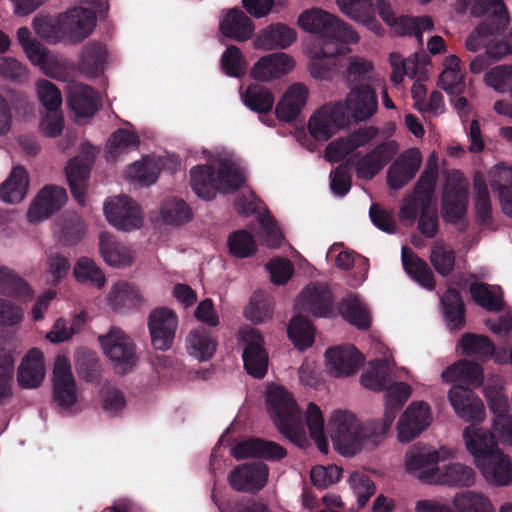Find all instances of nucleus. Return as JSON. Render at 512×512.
<instances>
[{"label": "nucleus", "mask_w": 512, "mask_h": 512, "mask_svg": "<svg viewBox=\"0 0 512 512\" xmlns=\"http://www.w3.org/2000/svg\"><path fill=\"white\" fill-rule=\"evenodd\" d=\"M206 323V325H200L192 329L185 341L188 355L199 362L209 361L215 355L218 346L213 331L217 322Z\"/></svg>", "instance_id": "obj_22"}, {"label": "nucleus", "mask_w": 512, "mask_h": 512, "mask_svg": "<svg viewBox=\"0 0 512 512\" xmlns=\"http://www.w3.org/2000/svg\"><path fill=\"white\" fill-rule=\"evenodd\" d=\"M448 400L454 413L463 421L481 423L486 412L481 398L471 389L453 385L448 391Z\"/></svg>", "instance_id": "obj_15"}, {"label": "nucleus", "mask_w": 512, "mask_h": 512, "mask_svg": "<svg viewBox=\"0 0 512 512\" xmlns=\"http://www.w3.org/2000/svg\"><path fill=\"white\" fill-rule=\"evenodd\" d=\"M302 307L317 318H330L334 314V295L327 284L311 282L299 296Z\"/></svg>", "instance_id": "obj_18"}, {"label": "nucleus", "mask_w": 512, "mask_h": 512, "mask_svg": "<svg viewBox=\"0 0 512 512\" xmlns=\"http://www.w3.org/2000/svg\"><path fill=\"white\" fill-rule=\"evenodd\" d=\"M430 262L439 275L446 277L454 269L455 252L446 248L443 241H436L431 247Z\"/></svg>", "instance_id": "obj_56"}, {"label": "nucleus", "mask_w": 512, "mask_h": 512, "mask_svg": "<svg viewBox=\"0 0 512 512\" xmlns=\"http://www.w3.org/2000/svg\"><path fill=\"white\" fill-rule=\"evenodd\" d=\"M107 302L113 311L123 312L140 308L144 303V297L136 285L119 281L111 287Z\"/></svg>", "instance_id": "obj_34"}, {"label": "nucleus", "mask_w": 512, "mask_h": 512, "mask_svg": "<svg viewBox=\"0 0 512 512\" xmlns=\"http://www.w3.org/2000/svg\"><path fill=\"white\" fill-rule=\"evenodd\" d=\"M432 421L433 415L428 403L411 402L397 421V440L402 444L413 441L431 425Z\"/></svg>", "instance_id": "obj_11"}, {"label": "nucleus", "mask_w": 512, "mask_h": 512, "mask_svg": "<svg viewBox=\"0 0 512 512\" xmlns=\"http://www.w3.org/2000/svg\"><path fill=\"white\" fill-rule=\"evenodd\" d=\"M229 253L236 258H248L257 251L254 236L246 230H237L231 233L227 240Z\"/></svg>", "instance_id": "obj_52"}, {"label": "nucleus", "mask_w": 512, "mask_h": 512, "mask_svg": "<svg viewBox=\"0 0 512 512\" xmlns=\"http://www.w3.org/2000/svg\"><path fill=\"white\" fill-rule=\"evenodd\" d=\"M176 329V322H149L153 346L158 350H168L171 348Z\"/></svg>", "instance_id": "obj_61"}, {"label": "nucleus", "mask_w": 512, "mask_h": 512, "mask_svg": "<svg viewBox=\"0 0 512 512\" xmlns=\"http://www.w3.org/2000/svg\"><path fill=\"white\" fill-rule=\"evenodd\" d=\"M475 466L489 485L502 487L512 484V458L500 448Z\"/></svg>", "instance_id": "obj_17"}, {"label": "nucleus", "mask_w": 512, "mask_h": 512, "mask_svg": "<svg viewBox=\"0 0 512 512\" xmlns=\"http://www.w3.org/2000/svg\"><path fill=\"white\" fill-rule=\"evenodd\" d=\"M298 25L304 31L319 37L320 46L311 51V76L320 80L332 79L337 57L349 51L348 44L358 42L357 33L350 25L320 8L303 12L299 16Z\"/></svg>", "instance_id": "obj_1"}, {"label": "nucleus", "mask_w": 512, "mask_h": 512, "mask_svg": "<svg viewBox=\"0 0 512 512\" xmlns=\"http://www.w3.org/2000/svg\"><path fill=\"white\" fill-rule=\"evenodd\" d=\"M473 191L477 218L482 225H486L492 220V205L486 179L480 171H475L473 175Z\"/></svg>", "instance_id": "obj_47"}, {"label": "nucleus", "mask_w": 512, "mask_h": 512, "mask_svg": "<svg viewBox=\"0 0 512 512\" xmlns=\"http://www.w3.org/2000/svg\"><path fill=\"white\" fill-rule=\"evenodd\" d=\"M489 182L498 194L502 212L512 218V168L497 165L489 172Z\"/></svg>", "instance_id": "obj_37"}, {"label": "nucleus", "mask_w": 512, "mask_h": 512, "mask_svg": "<svg viewBox=\"0 0 512 512\" xmlns=\"http://www.w3.org/2000/svg\"><path fill=\"white\" fill-rule=\"evenodd\" d=\"M244 368L254 378H263L268 370V353L262 335L252 326L243 327L238 336Z\"/></svg>", "instance_id": "obj_9"}, {"label": "nucleus", "mask_w": 512, "mask_h": 512, "mask_svg": "<svg viewBox=\"0 0 512 512\" xmlns=\"http://www.w3.org/2000/svg\"><path fill=\"white\" fill-rule=\"evenodd\" d=\"M273 315L272 299L262 291L252 294L249 304L244 309L247 320H268Z\"/></svg>", "instance_id": "obj_57"}, {"label": "nucleus", "mask_w": 512, "mask_h": 512, "mask_svg": "<svg viewBox=\"0 0 512 512\" xmlns=\"http://www.w3.org/2000/svg\"><path fill=\"white\" fill-rule=\"evenodd\" d=\"M108 52L106 46L98 41H90L82 47L79 63L80 71L88 77H97L103 73Z\"/></svg>", "instance_id": "obj_39"}, {"label": "nucleus", "mask_w": 512, "mask_h": 512, "mask_svg": "<svg viewBox=\"0 0 512 512\" xmlns=\"http://www.w3.org/2000/svg\"><path fill=\"white\" fill-rule=\"evenodd\" d=\"M397 152L398 144L394 140L378 144L356 162L357 177L363 180H372L393 159Z\"/></svg>", "instance_id": "obj_19"}, {"label": "nucleus", "mask_w": 512, "mask_h": 512, "mask_svg": "<svg viewBox=\"0 0 512 512\" xmlns=\"http://www.w3.org/2000/svg\"><path fill=\"white\" fill-rule=\"evenodd\" d=\"M340 11L349 18L363 23L376 35H382L384 28L375 16L372 0H336Z\"/></svg>", "instance_id": "obj_32"}, {"label": "nucleus", "mask_w": 512, "mask_h": 512, "mask_svg": "<svg viewBox=\"0 0 512 512\" xmlns=\"http://www.w3.org/2000/svg\"><path fill=\"white\" fill-rule=\"evenodd\" d=\"M441 378L446 383L463 382L478 386L483 380L481 366L467 360H460L449 365L441 373Z\"/></svg>", "instance_id": "obj_44"}, {"label": "nucleus", "mask_w": 512, "mask_h": 512, "mask_svg": "<svg viewBox=\"0 0 512 512\" xmlns=\"http://www.w3.org/2000/svg\"><path fill=\"white\" fill-rule=\"evenodd\" d=\"M93 161V155L87 153L85 157L76 156L70 159L65 167L71 194L81 206L85 205V195Z\"/></svg>", "instance_id": "obj_25"}, {"label": "nucleus", "mask_w": 512, "mask_h": 512, "mask_svg": "<svg viewBox=\"0 0 512 512\" xmlns=\"http://www.w3.org/2000/svg\"><path fill=\"white\" fill-rule=\"evenodd\" d=\"M453 458L454 452L446 447L436 449L418 443L407 449L403 464L408 474L421 482L434 485L440 464Z\"/></svg>", "instance_id": "obj_6"}, {"label": "nucleus", "mask_w": 512, "mask_h": 512, "mask_svg": "<svg viewBox=\"0 0 512 512\" xmlns=\"http://www.w3.org/2000/svg\"><path fill=\"white\" fill-rule=\"evenodd\" d=\"M221 66L226 75L240 77L246 70V61L242 51L235 45L228 46L222 54Z\"/></svg>", "instance_id": "obj_62"}, {"label": "nucleus", "mask_w": 512, "mask_h": 512, "mask_svg": "<svg viewBox=\"0 0 512 512\" xmlns=\"http://www.w3.org/2000/svg\"><path fill=\"white\" fill-rule=\"evenodd\" d=\"M438 176L437 166H428L417 180V193H420L421 212L418 219V230L426 238H434L439 231V220L436 207L432 206L436 181Z\"/></svg>", "instance_id": "obj_7"}, {"label": "nucleus", "mask_w": 512, "mask_h": 512, "mask_svg": "<svg viewBox=\"0 0 512 512\" xmlns=\"http://www.w3.org/2000/svg\"><path fill=\"white\" fill-rule=\"evenodd\" d=\"M384 414L382 419V434L392 426L399 410L412 394L411 387L404 382H394L384 389Z\"/></svg>", "instance_id": "obj_31"}, {"label": "nucleus", "mask_w": 512, "mask_h": 512, "mask_svg": "<svg viewBox=\"0 0 512 512\" xmlns=\"http://www.w3.org/2000/svg\"><path fill=\"white\" fill-rule=\"evenodd\" d=\"M103 210L108 222L118 230L129 232L142 226L140 207L128 196L111 198Z\"/></svg>", "instance_id": "obj_14"}, {"label": "nucleus", "mask_w": 512, "mask_h": 512, "mask_svg": "<svg viewBox=\"0 0 512 512\" xmlns=\"http://www.w3.org/2000/svg\"><path fill=\"white\" fill-rule=\"evenodd\" d=\"M402 264L405 272L427 290L435 289V278L426 261L418 257L410 248H402Z\"/></svg>", "instance_id": "obj_38"}, {"label": "nucleus", "mask_w": 512, "mask_h": 512, "mask_svg": "<svg viewBox=\"0 0 512 512\" xmlns=\"http://www.w3.org/2000/svg\"><path fill=\"white\" fill-rule=\"evenodd\" d=\"M267 409L276 428L285 438L299 447L308 444V434L322 453H327L329 444L325 436L324 418L320 408L309 403L305 411V424L300 409L289 391L270 385L266 394Z\"/></svg>", "instance_id": "obj_2"}, {"label": "nucleus", "mask_w": 512, "mask_h": 512, "mask_svg": "<svg viewBox=\"0 0 512 512\" xmlns=\"http://www.w3.org/2000/svg\"><path fill=\"white\" fill-rule=\"evenodd\" d=\"M287 334L294 347L304 351L314 344L316 328L312 322H289Z\"/></svg>", "instance_id": "obj_55"}, {"label": "nucleus", "mask_w": 512, "mask_h": 512, "mask_svg": "<svg viewBox=\"0 0 512 512\" xmlns=\"http://www.w3.org/2000/svg\"><path fill=\"white\" fill-rule=\"evenodd\" d=\"M372 73L373 65L371 62L361 58H353L344 73V81L349 88L366 83H371L374 86L375 80Z\"/></svg>", "instance_id": "obj_53"}, {"label": "nucleus", "mask_w": 512, "mask_h": 512, "mask_svg": "<svg viewBox=\"0 0 512 512\" xmlns=\"http://www.w3.org/2000/svg\"><path fill=\"white\" fill-rule=\"evenodd\" d=\"M440 301L447 320H465V304L456 289H447Z\"/></svg>", "instance_id": "obj_63"}, {"label": "nucleus", "mask_w": 512, "mask_h": 512, "mask_svg": "<svg viewBox=\"0 0 512 512\" xmlns=\"http://www.w3.org/2000/svg\"><path fill=\"white\" fill-rule=\"evenodd\" d=\"M309 91L301 83L292 84L283 94L275 108V114L281 121L292 122L301 113L308 99Z\"/></svg>", "instance_id": "obj_30"}, {"label": "nucleus", "mask_w": 512, "mask_h": 512, "mask_svg": "<svg viewBox=\"0 0 512 512\" xmlns=\"http://www.w3.org/2000/svg\"><path fill=\"white\" fill-rule=\"evenodd\" d=\"M378 98L371 83L350 87L345 102L322 106L308 122L310 135L318 141H327L351 119L355 122L370 119L377 111Z\"/></svg>", "instance_id": "obj_3"}, {"label": "nucleus", "mask_w": 512, "mask_h": 512, "mask_svg": "<svg viewBox=\"0 0 512 512\" xmlns=\"http://www.w3.org/2000/svg\"><path fill=\"white\" fill-rule=\"evenodd\" d=\"M161 216L167 224L181 225L190 221L192 213L185 201L173 198L162 203Z\"/></svg>", "instance_id": "obj_58"}, {"label": "nucleus", "mask_w": 512, "mask_h": 512, "mask_svg": "<svg viewBox=\"0 0 512 512\" xmlns=\"http://www.w3.org/2000/svg\"><path fill=\"white\" fill-rule=\"evenodd\" d=\"M375 423L362 422L353 412L334 410L328 419L327 433L335 450L342 456L352 457L380 443Z\"/></svg>", "instance_id": "obj_4"}, {"label": "nucleus", "mask_w": 512, "mask_h": 512, "mask_svg": "<svg viewBox=\"0 0 512 512\" xmlns=\"http://www.w3.org/2000/svg\"><path fill=\"white\" fill-rule=\"evenodd\" d=\"M348 484L357 499L359 507H364L376 490L372 479L358 471L350 474Z\"/></svg>", "instance_id": "obj_60"}, {"label": "nucleus", "mask_w": 512, "mask_h": 512, "mask_svg": "<svg viewBox=\"0 0 512 512\" xmlns=\"http://www.w3.org/2000/svg\"><path fill=\"white\" fill-rule=\"evenodd\" d=\"M337 309L343 320H371L372 318L369 306L353 292H349L339 301Z\"/></svg>", "instance_id": "obj_49"}, {"label": "nucleus", "mask_w": 512, "mask_h": 512, "mask_svg": "<svg viewBox=\"0 0 512 512\" xmlns=\"http://www.w3.org/2000/svg\"><path fill=\"white\" fill-rule=\"evenodd\" d=\"M471 13L478 17L488 16L478 29L484 35H501L510 21L503 0H477L471 7Z\"/></svg>", "instance_id": "obj_16"}, {"label": "nucleus", "mask_w": 512, "mask_h": 512, "mask_svg": "<svg viewBox=\"0 0 512 512\" xmlns=\"http://www.w3.org/2000/svg\"><path fill=\"white\" fill-rule=\"evenodd\" d=\"M218 191L233 193L244 184V177L240 169L229 160H221L216 171Z\"/></svg>", "instance_id": "obj_50"}, {"label": "nucleus", "mask_w": 512, "mask_h": 512, "mask_svg": "<svg viewBox=\"0 0 512 512\" xmlns=\"http://www.w3.org/2000/svg\"><path fill=\"white\" fill-rule=\"evenodd\" d=\"M67 104L78 118H91L100 108L101 96L91 86L79 84L70 88Z\"/></svg>", "instance_id": "obj_29"}, {"label": "nucleus", "mask_w": 512, "mask_h": 512, "mask_svg": "<svg viewBox=\"0 0 512 512\" xmlns=\"http://www.w3.org/2000/svg\"><path fill=\"white\" fill-rule=\"evenodd\" d=\"M191 187L195 194L205 200L215 198L218 191L216 170L212 165H197L190 170Z\"/></svg>", "instance_id": "obj_42"}, {"label": "nucleus", "mask_w": 512, "mask_h": 512, "mask_svg": "<svg viewBox=\"0 0 512 512\" xmlns=\"http://www.w3.org/2000/svg\"><path fill=\"white\" fill-rule=\"evenodd\" d=\"M475 482L476 473L471 466L459 462H444L439 466L434 485L470 487Z\"/></svg>", "instance_id": "obj_35"}, {"label": "nucleus", "mask_w": 512, "mask_h": 512, "mask_svg": "<svg viewBox=\"0 0 512 512\" xmlns=\"http://www.w3.org/2000/svg\"><path fill=\"white\" fill-rule=\"evenodd\" d=\"M468 210V186L461 174L447 181L442 194L441 214L446 223L456 225Z\"/></svg>", "instance_id": "obj_13"}, {"label": "nucleus", "mask_w": 512, "mask_h": 512, "mask_svg": "<svg viewBox=\"0 0 512 512\" xmlns=\"http://www.w3.org/2000/svg\"><path fill=\"white\" fill-rule=\"evenodd\" d=\"M325 367L334 378L355 375L365 362V356L352 344H340L328 348L324 353Z\"/></svg>", "instance_id": "obj_12"}, {"label": "nucleus", "mask_w": 512, "mask_h": 512, "mask_svg": "<svg viewBox=\"0 0 512 512\" xmlns=\"http://www.w3.org/2000/svg\"><path fill=\"white\" fill-rule=\"evenodd\" d=\"M139 144L140 138L137 133L119 128L114 131L109 138V148L106 152V158L108 161H114L119 154L131 149H137Z\"/></svg>", "instance_id": "obj_51"}, {"label": "nucleus", "mask_w": 512, "mask_h": 512, "mask_svg": "<svg viewBox=\"0 0 512 512\" xmlns=\"http://www.w3.org/2000/svg\"><path fill=\"white\" fill-rule=\"evenodd\" d=\"M380 356L368 362L365 370L360 376V383L365 389L378 392L388 385L389 368L393 365L390 351L382 344H379Z\"/></svg>", "instance_id": "obj_27"}, {"label": "nucleus", "mask_w": 512, "mask_h": 512, "mask_svg": "<svg viewBox=\"0 0 512 512\" xmlns=\"http://www.w3.org/2000/svg\"><path fill=\"white\" fill-rule=\"evenodd\" d=\"M73 272L79 282H89L97 288H102L105 285L106 279L103 271L90 258H80L76 262Z\"/></svg>", "instance_id": "obj_59"}, {"label": "nucleus", "mask_w": 512, "mask_h": 512, "mask_svg": "<svg viewBox=\"0 0 512 512\" xmlns=\"http://www.w3.org/2000/svg\"><path fill=\"white\" fill-rule=\"evenodd\" d=\"M254 28L253 20L237 7L230 9L219 25L220 32L224 37L238 42L252 38Z\"/></svg>", "instance_id": "obj_33"}, {"label": "nucleus", "mask_w": 512, "mask_h": 512, "mask_svg": "<svg viewBox=\"0 0 512 512\" xmlns=\"http://www.w3.org/2000/svg\"><path fill=\"white\" fill-rule=\"evenodd\" d=\"M67 200L66 190L55 185L45 186L29 207L27 218L31 223L47 219L59 211Z\"/></svg>", "instance_id": "obj_21"}, {"label": "nucleus", "mask_w": 512, "mask_h": 512, "mask_svg": "<svg viewBox=\"0 0 512 512\" xmlns=\"http://www.w3.org/2000/svg\"><path fill=\"white\" fill-rule=\"evenodd\" d=\"M96 26V14L90 8L73 7L56 19L35 17L33 28L37 35L51 43L67 39L81 42L87 38Z\"/></svg>", "instance_id": "obj_5"}, {"label": "nucleus", "mask_w": 512, "mask_h": 512, "mask_svg": "<svg viewBox=\"0 0 512 512\" xmlns=\"http://www.w3.org/2000/svg\"><path fill=\"white\" fill-rule=\"evenodd\" d=\"M53 400L62 410L72 411L78 403L79 393L70 360L57 355L52 373Z\"/></svg>", "instance_id": "obj_8"}, {"label": "nucleus", "mask_w": 512, "mask_h": 512, "mask_svg": "<svg viewBox=\"0 0 512 512\" xmlns=\"http://www.w3.org/2000/svg\"><path fill=\"white\" fill-rule=\"evenodd\" d=\"M99 342L105 355L115 364L118 371L126 373L137 364L135 345L120 329L112 328L106 335L99 336Z\"/></svg>", "instance_id": "obj_10"}, {"label": "nucleus", "mask_w": 512, "mask_h": 512, "mask_svg": "<svg viewBox=\"0 0 512 512\" xmlns=\"http://www.w3.org/2000/svg\"><path fill=\"white\" fill-rule=\"evenodd\" d=\"M462 438L474 465L499 448L494 433L474 423L463 429Z\"/></svg>", "instance_id": "obj_24"}, {"label": "nucleus", "mask_w": 512, "mask_h": 512, "mask_svg": "<svg viewBox=\"0 0 512 512\" xmlns=\"http://www.w3.org/2000/svg\"><path fill=\"white\" fill-rule=\"evenodd\" d=\"M294 67L293 58L283 52L261 57L251 69V76L258 81H271L282 77Z\"/></svg>", "instance_id": "obj_28"}, {"label": "nucleus", "mask_w": 512, "mask_h": 512, "mask_svg": "<svg viewBox=\"0 0 512 512\" xmlns=\"http://www.w3.org/2000/svg\"><path fill=\"white\" fill-rule=\"evenodd\" d=\"M455 512H496L490 496L480 490H463L452 500Z\"/></svg>", "instance_id": "obj_43"}, {"label": "nucleus", "mask_w": 512, "mask_h": 512, "mask_svg": "<svg viewBox=\"0 0 512 512\" xmlns=\"http://www.w3.org/2000/svg\"><path fill=\"white\" fill-rule=\"evenodd\" d=\"M36 86L38 98L46 111H55L61 108L62 95L54 83L41 79Z\"/></svg>", "instance_id": "obj_64"}, {"label": "nucleus", "mask_w": 512, "mask_h": 512, "mask_svg": "<svg viewBox=\"0 0 512 512\" xmlns=\"http://www.w3.org/2000/svg\"><path fill=\"white\" fill-rule=\"evenodd\" d=\"M422 164V155L417 148L402 152L387 170V184L398 190L409 183Z\"/></svg>", "instance_id": "obj_20"}, {"label": "nucleus", "mask_w": 512, "mask_h": 512, "mask_svg": "<svg viewBox=\"0 0 512 512\" xmlns=\"http://www.w3.org/2000/svg\"><path fill=\"white\" fill-rule=\"evenodd\" d=\"M458 347L462 349L463 354L481 360L489 359L493 352V344L487 337L471 333L462 336Z\"/></svg>", "instance_id": "obj_54"}, {"label": "nucleus", "mask_w": 512, "mask_h": 512, "mask_svg": "<svg viewBox=\"0 0 512 512\" xmlns=\"http://www.w3.org/2000/svg\"><path fill=\"white\" fill-rule=\"evenodd\" d=\"M469 292L472 300L488 312H502L506 308L503 291L499 286L490 287L486 283L473 282Z\"/></svg>", "instance_id": "obj_41"}, {"label": "nucleus", "mask_w": 512, "mask_h": 512, "mask_svg": "<svg viewBox=\"0 0 512 512\" xmlns=\"http://www.w3.org/2000/svg\"><path fill=\"white\" fill-rule=\"evenodd\" d=\"M296 40V31L282 23L263 29L255 39V45L262 49L287 48Z\"/></svg>", "instance_id": "obj_40"}, {"label": "nucleus", "mask_w": 512, "mask_h": 512, "mask_svg": "<svg viewBox=\"0 0 512 512\" xmlns=\"http://www.w3.org/2000/svg\"><path fill=\"white\" fill-rule=\"evenodd\" d=\"M242 100L251 111L266 114L273 108L275 97L272 91L260 84H251L242 94Z\"/></svg>", "instance_id": "obj_48"}, {"label": "nucleus", "mask_w": 512, "mask_h": 512, "mask_svg": "<svg viewBox=\"0 0 512 512\" xmlns=\"http://www.w3.org/2000/svg\"><path fill=\"white\" fill-rule=\"evenodd\" d=\"M99 250L104 261L111 267L123 268L131 265L133 262L130 248L120 242L110 232L104 231L100 233Z\"/></svg>", "instance_id": "obj_36"}, {"label": "nucleus", "mask_w": 512, "mask_h": 512, "mask_svg": "<svg viewBox=\"0 0 512 512\" xmlns=\"http://www.w3.org/2000/svg\"><path fill=\"white\" fill-rule=\"evenodd\" d=\"M60 242L66 246L77 245L86 233V224L77 213L63 214L58 222Z\"/></svg>", "instance_id": "obj_46"}, {"label": "nucleus", "mask_w": 512, "mask_h": 512, "mask_svg": "<svg viewBox=\"0 0 512 512\" xmlns=\"http://www.w3.org/2000/svg\"><path fill=\"white\" fill-rule=\"evenodd\" d=\"M268 475V467L263 463L243 464L230 472L228 481L237 491L256 492L266 485Z\"/></svg>", "instance_id": "obj_23"}, {"label": "nucleus", "mask_w": 512, "mask_h": 512, "mask_svg": "<svg viewBox=\"0 0 512 512\" xmlns=\"http://www.w3.org/2000/svg\"><path fill=\"white\" fill-rule=\"evenodd\" d=\"M28 185V174L25 168L17 166L0 186V199L10 204L18 203L25 197Z\"/></svg>", "instance_id": "obj_45"}, {"label": "nucleus", "mask_w": 512, "mask_h": 512, "mask_svg": "<svg viewBox=\"0 0 512 512\" xmlns=\"http://www.w3.org/2000/svg\"><path fill=\"white\" fill-rule=\"evenodd\" d=\"M46 376L43 352L38 348L30 349L22 358L17 369V383L23 389H35L42 385Z\"/></svg>", "instance_id": "obj_26"}]
</instances>
